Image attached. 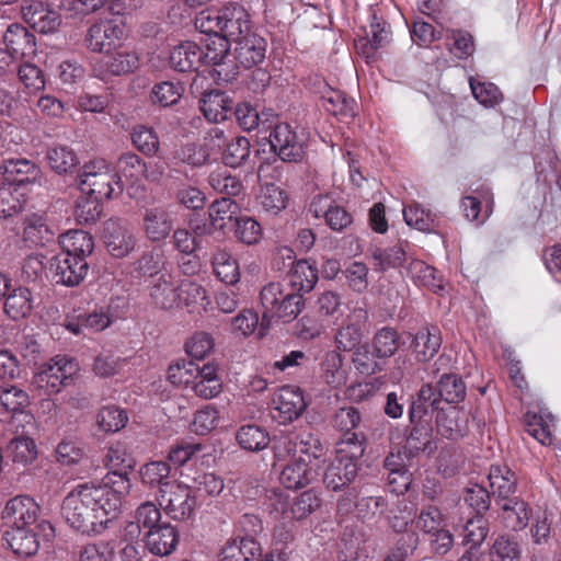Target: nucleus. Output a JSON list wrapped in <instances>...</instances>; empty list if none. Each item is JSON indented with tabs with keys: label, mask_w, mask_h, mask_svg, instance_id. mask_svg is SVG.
Returning <instances> with one entry per match:
<instances>
[{
	"label": "nucleus",
	"mask_w": 561,
	"mask_h": 561,
	"mask_svg": "<svg viewBox=\"0 0 561 561\" xmlns=\"http://www.w3.org/2000/svg\"><path fill=\"white\" fill-rule=\"evenodd\" d=\"M171 67L181 72L197 70L203 65V50L194 42H183L170 53Z\"/></svg>",
	"instance_id": "bb28decb"
},
{
	"label": "nucleus",
	"mask_w": 561,
	"mask_h": 561,
	"mask_svg": "<svg viewBox=\"0 0 561 561\" xmlns=\"http://www.w3.org/2000/svg\"><path fill=\"white\" fill-rule=\"evenodd\" d=\"M259 202L264 211L276 215L286 207L288 197L283 188L268 183L262 186Z\"/></svg>",
	"instance_id": "5fc2aeb1"
},
{
	"label": "nucleus",
	"mask_w": 561,
	"mask_h": 561,
	"mask_svg": "<svg viewBox=\"0 0 561 561\" xmlns=\"http://www.w3.org/2000/svg\"><path fill=\"white\" fill-rule=\"evenodd\" d=\"M199 366L191 360H179L171 364L168 368L169 381L178 387L193 386L198 378Z\"/></svg>",
	"instance_id": "603ef678"
},
{
	"label": "nucleus",
	"mask_w": 561,
	"mask_h": 561,
	"mask_svg": "<svg viewBox=\"0 0 561 561\" xmlns=\"http://www.w3.org/2000/svg\"><path fill=\"white\" fill-rule=\"evenodd\" d=\"M440 344L439 331L425 327L416 332L412 347L417 360L427 362L438 352Z\"/></svg>",
	"instance_id": "473e14b6"
},
{
	"label": "nucleus",
	"mask_w": 561,
	"mask_h": 561,
	"mask_svg": "<svg viewBox=\"0 0 561 561\" xmlns=\"http://www.w3.org/2000/svg\"><path fill=\"white\" fill-rule=\"evenodd\" d=\"M159 505L174 520L190 519L196 507V497L191 486L172 481L160 488Z\"/></svg>",
	"instance_id": "0eeeda50"
},
{
	"label": "nucleus",
	"mask_w": 561,
	"mask_h": 561,
	"mask_svg": "<svg viewBox=\"0 0 561 561\" xmlns=\"http://www.w3.org/2000/svg\"><path fill=\"white\" fill-rule=\"evenodd\" d=\"M54 535L55 530L51 524L47 520H39L34 527L10 528L4 538L15 554L31 557L38 551V537L49 540Z\"/></svg>",
	"instance_id": "1a4fd4ad"
},
{
	"label": "nucleus",
	"mask_w": 561,
	"mask_h": 561,
	"mask_svg": "<svg viewBox=\"0 0 561 561\" xmlns=\"http://www.w3.org/2000/svg\"><path fill=\"white\" fill-rule=\"evenodd\" d=\"M272 150L283 160L297 162L302 159L304 141L287 123H278L270 134Z\"/></svg>",
	"instance_id": "f8f14e48"
},
{
	"label": "nucleus",
	"mask_w": 561,
	"mask_h": 561,
	"mask_svg": "<svg viewBox=\"0 0 561 561\" xmlns=\"http://www.w3.org/2000/svg\"><path fill=\"white\" fill-rule=\"evenodd\" d=\"M493 495L507 500L516 491L515 473L506 466H492L488 476Z\"/></svg>",
	"instance_id": "e433bc0d"
},
{
	"label": "nucleus",
	"mask_w": 561,
	"mask_h": 561,
	"mask_svg": "<svg viewBox=\"0 0 561 561\" xmlns=\"http://www.w3.org/2000/svg\"><path fill=\"white\" fill-rule=\"evenodd\" d=\"M174 219L170 209L164 205H153L142 213V230L147 239L153 242L162 241L173 230Z\"/></svg>",
	"instance_id": "f3484780"
},
{
	"label": "nucleus",
	"mask_w": 561,
	"mask_h": 561,
	"mask_svg": "<svg viewBox=\"0 0 561 561\" xmlns=\"http://www.w3.org/2000/svg\"><path fill=\"white\" fill-rule=\"evenodd\" d=\"M321 499L314 490H308L291 500L289 516L291 520H300L306 518L312 512L318 510Z\"/></svg>",
	"instance_id": "6e6d98bb"
},
{
	"label": "nucleus",
	"mask_w": 561,
	"mask_h": 561,
	"mask_svg": "<svg viewBox=\"0 0 561 561\" xmlns=\"http://www.w3.org/2000/svg\"><path fill=\"white\" fill-rule=\"evenodd\" d=\"M53 237L46 220L41 215H30L24 219L23 239L30 245H43Z\"/></svg>",
	"instance_id": "49530a36"
},
{
	"label": "nucleus",
	"mask_w": 561,
	"mask_h": 561,
	"mask_svg": "<svg viewBox=\"0 0 561 561\" xmlns=\"http://www.w3.org/2000/svg\"><path fill=\"white\" fill-rule=\"evenodd\" d=\"M354 443L337 444L336 456L324 471L323 482L328 489L333 491L341 490L351 483L358 471V459L364 454V444L356 442V437L352 436Z\"/></svg>",
	"instance_id": "39448f33"
},
{
	"label": "nucleus",
	"mask_w": 561,
	"mask_h": 561,
	"mask_svg": "<svg viewBox=\"0 0 561 561\" xmlns=\"http://www.w3.org/2000/svg\"><path fill=\"white\" fill-rule=\"evenodd\" d=\"M134 271L140 276H148L151 279L165 272V257L164 253L160 249H152L145 252L138 260L133 264Z\"/></svg>",
	"instance_id": "8fccbe9b"
},
{
	"label": "nucleus",
	"mask_w": 561,
	"mask_h": 561,
	"mask_svg": "<svg viewBox=\"0 0 561 561\" xmlns=\"http://www.w3.org/2000/svg\"><path fill=\"white\" fill-rule=\"evenodd\" d=\"M192 388L199 398L207 400L217 397L222 390L218 367L211 363L201 367L198 378L194 381Z\"/></svg>",
	"instance_id": "7c9ffc66"
},
{
	"label": "nucleus",
	"mask_w": 561,
	"mask_h": 561,
	"mask_svg": "<svg viewBox=\"0 0 561 561\" xmlns=\"http://www.w3.org/2000/svg\"><path fill=\"white\" fill-rule=\"evenodd\" d=\"M46 157L50 168L59 174L70 172L78 163L75 152L66 146L49 148Z\"/></svg>",
	"instance_id": "052dcab7"
},
{
	"label": "nucleus",
	"mask_w": 561,
	"mask_h": 561,
	"mask_svg": "<svg viewBox=\"0 0 561 561\" xmlns=\"http://www.w3.org/2000/svg\"><path fill=\"white\" fill-rule=\"evenodd\" d=\"M146 171V163L135 153L128 152L119 157L116 162V172L121 180L125 179L127 182L136 183L144 175Z\"/></svg>",
	"instance_id": "864d4df0"
},
{
	"label": "nucleus",
	"mask_w": 561,
	"mask_h": 561,
	"mask_svg": "<svg viewBox=\"0 0 561 561\" xmlns=\"http://www.w3.org/2000/svg\"><path fill=\"white\" fill-rule=\"evenodd\" d=\"M51 268L58 283L72 287L79 285L85 278L89 264L81 257L60 253L54 257Z\"/></svg>",
	"instance_id": "5701e85b"
},
{
	"label": "nucleus",
	"mask_w": 561,
	"mask_h": 561,
	"mask_svg": "<svg viewBox=\"0 0 561 561\" xmlns=\"http://www.w3.org/2000/svg\"><path fill=\"white\" fill-rule=\"evenodd\" d=\"M34 308V296L26 287L14 288L7 295L4 311L13 320L27 318Z\"/></svg>",
	"instance_id": "2f4dec72"
},
{
	"label": "nucleus",
	"mask_w": 561,
	"mask_h": 561,
	"mask_svg": "<svg viewBox=\"0 0 561 561\" xmlns=\"http://www.w3.org/2000/svg\"><path fill=\"white\" fill-rule=\"evenodd\" d=\"M39 505L30 496L18 495L9 500L2 511V518L10 528L34 527L38 524Z\"/></svg>",
	"instance_id": "2eb2a0df"
},
{
	"label": "nucleus",
	"mask_w": 561,
	"mask_h": 561,
	"mask_svg": "<svg viewBox=\"0 0 561 561\" xmlns=\"http://www.w3.org/2000/svg\"><path fill=\"white\" fill-rule=\"evenodd\" d=\"M307 408L299 388L284 386L273 399V417L279 423H288L298 419Z\"/></svg>",
	"instance_id": "dca6fc26"
},
{
	"label": "nucleus",
	"mask_w": 561,
	"mask_h": 561,
	"mask_svg": "<svg viewBox=\"0 0 561 561\" xmlns=\"http://www.w3.org/2000/svg\"><path fill=\"white\" fill-rule=\"evenodd\" d=\"M530 508L528 504L518 499H511L502 505L501 518L506 528L512 530H522L526 528L529 522Z\"/></svg>",
	"instance_id": "c9c22d12"
},
{
	"label": "nucleus",
	"mask_w": 561,
	"mask_h": 561,
	"mask_svg": "<svg viewBox=\"0 0 561 561\" xmlns=\"http://www.w3.org/2000/svg\"><path fill=\"white\" fill-rule=\"evenodd\" d=\"M7 456L14 463L26 466L37 458V446L28 436H15L7 445Z\"/></svg>",
	"instance_id": "c03bdc74"
},
{
	"label": "nucleus",
	"mask_w": 561,
	"mask_h": 561,
	"mask_svg": "<svg viewBox=\"0 0 561 561\" xmlns=\"http://www.w3.org/2000/svg\"><path fill=\"white\" fill-rule=\"evenodd\" d=\"M25 194L13 184H0V219L19 214L24 205Z\"/></svg>",
	"instance_id": "37998d69"
},
{
	"label": "nucleus",
	"mask_w": 561,
	"mask_h": 561,
	"mask_svg": "<svg viewBox=\"0 0 561 561\" xmlns=\"http://www.w3.org/2000/svg\"><path fill=\"white\" fill-rule=\"evenodd\" d=\"M113 557L114 546L104 540L87 543L78 550V561H111Z\"/></svg>",
	"instance_id": "338daca9"
},
{
	"label": "nucleus",
	"mask_w": 561,
	"mask_h": 561,
	"mask_svg": "<svg viewBox=\"0 0 561 561\" xmlns=\"http://www.w3.org/2000/svg\"><path fill=\"white\" fill-rule=\"evenodd\" d=\"M22 19L42 34L55 33L61 25V15L43 0H24L21 5Z\"/></svg>",
	"instance_id": "9b49d317"
},
{
	"label": "nucleus",
	"mask_w": 561,
	"mask_h": 561,
	"mask_svg": "<svg viewBox=\"0 0 561 561\" xmlns=\"http://www.w3.org/2000/svg\"><path fill=\"white\" fill-rule=\"evenodd\" d=\"M229 43L230 41L221 35H211L204 39L203 65L213 66L209 73L218 84L233 80L237 75L236 67L225 61L230 48Z\"/></svg>",
	"instance_id": "6e6552de"
},
{
	"label": "nucleus",
	"mask_w": 561,
	"mask_h": 561,
	"mask_svg": "<svg viewBox=\"0 0 561 561\" xmlns=\"http://www.w3.org/2000/svg\"><path fill=\"white\" fill-rule=\"evenodd\" d=\"M238 445L248 451H260L270 444L268 433L259 425H243L236 434Z\"/></svg>",
	"instance_id": "79ce46f5"
},
{
	"label": "nucleus",
	"mask_w": 561,
	"mask_h": 561,
	"mask_svg": "<svg viewBox=\"0 0 561 561\" xmlns=\"http://www.w3.org/2000/svg\"><path fill=\"white\" fill-rule=\"evenodd\" d=\"M239 205L227 197L216 199L208 208L210 224L215 229L224 230L238 219Z\"/></svg>",
	"instance_id": "f704fd0d"
},
{
	"label": "nucleus",
	"mask_w": 561,
	"mask_h": 561,
	"mask_svg": "<svg viewBox=\"0 0 561 561\" xmlns=\"http://www.w3.org/2000/svg\"><path fill=\"white\" fill-rule=\"evenodd\" d=\"M554 419L549 412L540 414L527 412L525 415V425L527 433L542 445L552 443L551 427Z\"/></svg>",
	"instance_id": "58836bf2"
},
{
	"label": "nucleus",
	"mask_w": 561,
	"mask_h": 561,
	"mask_svg": "<svg viewBox=\"0 0 561 561\" xmlns=\"http://www.w3.org/2000/svg\"><path fill=\"white\" fill-rule=\"evenodd\" d=\"M438 396L448 403H458L466 397V385L457 375L444 373L438 381Z\"/></svg>",
	"instance_id": "13d9d810"
},
{
	"label": "nucleus",
	"mask_w": 561,
	"mask_h": 561,
	"mask_svg": "<svg viewBox=\"0 0 561 561\" xmlns=\"http://www.w3.org/2000/svg\"><path fill=\"white\" fill-rule=\"evenodd\" d=\"M105 458L106 465L111 470L107 474H121L129 480L128 473L134 469L136 462L128 454L125 445L121 443L112 445Z\"/></svg>",
	"instance_id": "09e8293b"
},
{
	"label": "nucleus",
	"mask_w": 561,
	"mask_h": 561,
	"mask_svg": "<svg viewBox=\"0 0 561 561\" xmlns=\"http://www.w3.org/2000/svg\"><path fill=\"white\" fill-rule=\"evenodd\" d=\"M30 404L28 394L15 386H0V409L8 413L20 412Z\"/></svg>",
	"instance_id": "680f3d73"
},
{
	"label": "nucleus",
	"mask_w": 561,
	"mask_h": 561,
	"mask_svg": "<svg viewBox=\"0 0 561 561\" xmlns=\"http://www.w3.org/2000/svg\"><path fill=\"white\" fill-rule=\"evenodd\" d=\"M180 279L168 271L150 280L147 290L151 304L161 310L180 308Z\"/></svg>",
	"instance_id": "ddd939ff"
},
{
	"label": "nucleus",
	"mask_w": 561,
	"mask_h": 561,
	"mask_svg": "<svg viewBox=\"0 0 561 561\" xmlns=\"http://www.w3.org/2000/svg\"><path fill=\"white\" fill-rule=\"evenodd\" d=\"M39 169L27 159H10L3 163V175L8 184L20 190L25 183L35 182L39 176Z\"/></svg>",
	"instance_id": "c85d7f7f"
},
{
	"label": "nucleus",
	"mask_w": 561,
	"mask_h": 561,
	"mask_svg": "<svg viewBox=\"0 0 561 561\" xmlns=\"http://www.w3.org/2000/svg\"><path fill=\"white\" fill-rule=\"evenodd\" d=\"M125 36V26L113 20H99L92 24L85 35V45L89 50L108 54L122 46Z\"/></svg>",
	"instance_id": "9d476101"
},
{
	"label": "nucleus",
	"mask_w": 561,
	"mask_h": 561,
	"mask_svg": "<svg viewBox=\"0 0 561 561\" xmlns=\"http://www.w3.org/2000/svg\"><path fill=\"white\" fill-rule=\"evenodd\" d=\"M470 412L463 408L440 409L436 416L438 434L449 439L465 436L469 430Z\"/></svg>",
	"instance_id": "412c9836"
},
{
	"label": "nucleus",
	"mask_w": 561,
	"mask_h": 561,
	"mask_svg": "<svg viewBox=\"0 0 561 561\" xmlns=\"http://www.w3.org/2000/svg\"><path fill=\"white\" fill-rule=\"evenodd\" d=\"M80 370L76 359L68 356H56L44 364L33 376L32 385L45 394H56L62 387L69 386Z\"/></svg>",
	"instance_id": "423d86ee"
},
{
	"label": "nucleus",
	"mask_w": 561,
	"mask_h": 561,
	"mask_svg": "<svg viewBox=\"0 0 561 561\" xmlns=\"http://www.w3.org/2000/svg\"><path fill=\"white\" fill-rule=\"evenodd\" d=\"M147 549L156 556H169L176 547L179 533L168 523H162L145 535Z\"/></svg>",
	"instance_id": "a878e982"
},
{
	"label": "nucleus",
	"mask_w": 561,
	"mask_h": 561,
	"mask_svg": "<svg viewBox=\"0 0 561 561\" xmlns=\"http://www.w3.org/2000/svg\"><path fill=\"white\" fill-rule=\"evenodd\" d=\"M289 279L297 290L309 293L318 282V270L307 260H299L293 264Z\"/></svg>",
	"instance_id": "de8ad7c7"
},
{
	"label": "nucleus",
	"mask_w": 561,
	"mask_h": 561,
	"mask_svg": "<svg viewBox=\"0 0 561 561\" xmlns=\"http://www.w3.org/2000/svg\"><path fill=\"white\" fill-rule=\"evenodd\" d=\"M139 57L135 51L116 49L114 54L103 57L95 66L94 72L104 79L107 76H123L138 69Z\"/></svg>",
	"instance_id": "4be33fe9"
},
{
	"label": "nucleus",
	"mask_w": 561,
	"mask_h": 561,
	"mask_svg": "<svg viewBox=\"0 0 561 561\" xmlns=\"http://www.w3.org/2000/svg\"><path fill=\"white\" fill-rule=\"evenodd\" d=\"M3 43L8 55L14 60L32 56L36 50L34 35L21 24L8 26L3 35Z\"/></svg>",
	"instance_id": "b1692460"
},
{
	"label": "nucleus",
	"mask_w": 561,
	"mask_h": 561,
	"mask_svg": "<svg viewBox=\"0 0 561 561\" xmlns=\"http://www.w3.org/2000/svg\"><path fill=\"white\" fill-rule=\"evenodd\" d=\"M215 275L224 283L233 285L240 279L239 264L226 250H218L213 256Z\"/></svg>",
	"instance_id": "a18cd8bd"
},
{
	"label": "nucleus",
	"mask_w": 561,
	"mask_h": 561,
	"mask_svg": "<svg viewBox=\"0 0 561 561\" xmlns=\"http://www.w3.org/2000/svg\"><path fill=\"white\" fill-rule=\"evenodd\" d=\"M180 308L186 307L191 311L197 307L208 305L206 289L198 283L190 279H180L179 288Z\"/></svg>",
	"instance_id": "3c124183"
},
{
	"label": "nucleus",
	"mask_w": 561,
	"mask_h": 561,
	"mask_svg": "<svg viewBox=\"0 0 561 561\" xmlns=\"http://www.w3.org/2000/svg\"><path fill=\"white\" fill-rule=\"evenodd\" d=\"M102 237L108 253L117 259L130 254L137 244V239L127 225L116 219L105 222Z\"/></svg>",
	"instance_id": "4468645a"
},
{
	"label": "nucleus",
	"mask_w": 561,
	"mask_h": 561,
	"mask_svg": "<svg viewBox=\"0 0 561 561\" xmlns=\"http://www.w3.org/2000/svg\"><path fill=\"white\" fill-rule=\"evenodd\" d=\"M274 467L280 470L279 481L287 489L309 484L324 463V453L316 438L280 436L274 440Z\"/></svg>",
	"instance_id": "f03ea898"
},
{
	"label": "nucleus",
	"mask_w": 561,
	"mask_h": 561,
	"mask_svg": "<svg viewBox=\"0 0 561 561\" xmlns=\"http://www.w3.org/2000/svg\"><path fill=\"white\" fill-rule=\"evenodd\" d=\"M260 306L262 325H268L273 319H296L305 307V299L299 293L286 291L280 282L271 280L261 288Z\"/></svg>",
	"instance_id": "7ed1b4c3"
},
{
	"label": "nucleus",
	"mask_w": 561,
	"mask_h": 561,
	"mask_svg": "<svg viewBox=\"0 0 561 561\" xmlns=\"http://www.w3.org/2000/svg\"><path fill=\"white\" fill-rule=\"evenodd\" d=\"M236 59L244 67L252 68L265 58L266 42L255 33L249 32L234 42Z\"/></svg>",
	"instance_id": "393cba45"
},
{
	"label": "nucleus",
	"mask_w": 561,
	"mask_h": 561,
	"mask_svg": "<svg viewBox=\"0 0 561 561\" xmlns=\"http://www.w3.org/2000/svg\"><path fill=\"white\" fill-rule=\"evenodd\" d=\"M210 186L218 193L236 196L242 191V183L227 169L218 168L209 175Z\"/></svg>",
	"instance_id": "69168bd1"
},
{
	"label": "nucleus",
	"mask_w": 561,
	"mask_h": 561,
	"mask_svg": "<svg viewBox=\"0 0 561 561\" xmlns=\"http://www.w3.org/2000/svg\"><path fill=\"white\" fill-rule=\"evenodd\" d=\"M290 503L288 495L279 489H273L267 492L265 506L270 515L279 522H290Z\"/></svg>",
	"instance_id": "e2e57ef3"
},
{
	"label": "nucleus",
	"mask_w": 561,
	"mask_h": 561,
	"mask_svg": "<svg viewBox=\"0 0 561 561\" xmlns=\"http://www.w3.org/2000/svg\"><path fill=\"white\" fill-rule=\"evenodd\" d=\"M414 523L415 528L425 535H430L446 526V519L442 511L434 505L422 507Z\"/></svg>",
	"instance_id": "0e129e2a"
},
{
	"label": "nucleus",
	"mask_w": 561,
	"mask_h": 561,
	"mask_svg": "<svg viewBox=\"0 0 561 561\" xmlns=\"http://www.w3.org/2000/svg\"><path fill=\"white\" fill-rule=\"evenodd\" d=\"M64 254L81 257L87 261L94 249L92 236L83 230H69L59 237Z\"/></svg>",
	"instance_id": "c756f323"
},
{
	"label": "nucleus",
	"mask_w": 561,
	"mask_h": 561,
	"mask_svg": "<svg viewBox=\"0 0 561 561\" xmlns=\"http://www.w3.org/2000/svg\"><path fill=\"white\" fill-rule=\"evenodd\" d=\"M320 370L321 378L332 388H339L346 381L347 375L343 368V358L335 351H330L324 355L320 364Z\"/></svg>",
	"instance_id": "ea45409f"
},
{
	"label": "nucleus",
	"mask_w": 561,
	"mask_h": 561,
	"mask_svg": "<svg viewBox=\"0 0 561 561\" xmlns=\"http://www.w3.org/2000/svg\"><path fill=\"white\" fill-rule=\"evenodd\" d=\"M333 426L343 433V437L337 444L354 443L350 439L352 436L356 437V442L363 444V439L353 430H355L360 423V415L357 409L353 407H346L339 409L333 416Z\"/></svg>",
	"instance_id": "a19ab883"
},
{
	"label": "nucleus",
	"mask_w": 561,
	"mask_h": 561,
	"mask_svg": "<svg viewBox=\"0 0 561 561\" xmlns=\"http://www.w3.org/2000/svg\"><path fill=\"white\" fill-rule=\"evenodd\" d=\"M251 32L248 11L239 3L229 2L221 8V36L236 42Z\"/></svg>",
	"instance_id": "6ab92c4d"
},
{
	"label": "nucleus",
	"mask_w": 561,
	"mask_h": 561,
	"mask_svg": "<svg viewBox=\"0 0 561 561\" xmlns=\"http://www.w3.org/2000/svg\"><path fill=\"white\" fill-rule=\"evenodd\" d=\"M520 550L518 543L507 536H500L490 550L491 561H519Z\"/></svg>",
	"instance_id": "774afa93"
},
{
	"label": "nucleus",
	"mask_w": 561,
	"mask_h": 561,
	"mask_svg": "<svg viewBox=\"0 0 561 561\" xmlns=\"http://www.w3.org/2000/svg\"><path fill=\"white\" fill-rule=\"evenodd\" d=\"M79 187L82 194L96 199H110L123 193L124 185L104 159L87 162L79 175Z\"/></svg>",
	"instance_id": "20e7f679"
},
{
	"label": "nucleus",
	"mask_w": 561,
	"mask_h": 561,
	"mask_svg": "<svg viewBox=\"0 0 561 561\" xmlns=\"http://www.w3.org/2000/svg\"><path fill=\"white\" fill-rule=\"evenodd\" d=\"M309 211L314 218H324L327 225L334 231H341L352 222V216L345 208L328 195L313 197Z\"/></svg>",
	"instance_id": "a211bd4d"
},
{
	"label": "nucleus",
	"mask_w": 561,
	"mask_h": 561,
	"mask_svg": "<svg viewBox=\"0 0 561 561\" xmlns=\"http://www.w3.org/2000/svg\"><path fill=\"white\" fill-rule=\"evenodd\" d=\"M408 272L417 286L426 287L433 293H439L444 289L443 279L437 275L436 270L423 261H412Z\"/></svg>",
	"instance_id": "4c0bfd02"
},
{
	"label": "nucleus",
	"mask_w": 561,
	"mask_h": 561,
	"mask_svg": "<svg viewBox=\"0 0 561 561\" xmlns=\"http://www.w3.org/2000/svg\"><path fill=\"white\" fill-rule=\"evenodd\" d=\"M371 257L375 270L386 271L391 267L401 266L405 261V251L400 244L387 249L374 248L371 250Z\"/></svg>",
	"instance_id": "4d7b16f0"
},
{
	"label": "nucleus",
	"mask_w": 561,
	"mask_h": 561,
	"mask_svg": "<svg viewBox=\"0 0 561 561\" xmlns=\"http://www.w3.org/2000/svg\"><path fill=\"white\" fill-rule=\"evenodd\" d=\"M128 421L126 411L121 408L108 405L101 409L96 416V424L100 430L106 433H116L125 427Z\"/></svg>",
	"instance_id": "bf43d9fd"
},
{
	"label": "nucleus",
	"mask_w": 561,
	"mask_h": 561,
	"mask_svg": "<svg viewBox=\"0 0 561 561\" xmlns=\"http://www.w3.org/2000/svg\"><path fill=\"white\" fill-rule=\"evenodd\" d=\"M367 311L363 308H354L342 325L336 330L334 341L337 350L351 352L355 350L363 337L362 323L367 320Z\"/></svg>",
	"instance_id": "aec40b11"
},
{
	"label": "nucleus",
	"mask_w": 561,
	"mask_h": 561,
	"mask_svg": "<svg viewBox=\"0 0 561 561\" xmlns=\"http://www.w3.org/2000/svg\"><path fill=\"white\" fill-rule=\"evenodd\" d=\"M201 110L207 121L219 123L227 118L231 102L224 92L210 91L203 94Z\"/></svg>",
	"instance_id": "72a5a7b5"
},
{
	"label": "nucleus",
	"mask_w": 561,
	"mask_h": 561,
	"mask_svg": "<svg viewBox=\"0 0 561 561\" xmlns=\"http://www.w3.org/2000/svg\"><path fill=\"white\" fill-rule=\"evenodd\" d=\"M130 488V480L115 473L106 474L99 484H79L64 499L62 516L71 528L99 535L118 515Z\"/></svg>",
	"instance_id": "f257e3e1"
},
{
	"label": "nucleus",
	"mask_w": 561,
	"mask_h": 561,
	"mask_svg": "<svg viewBox=\"0 0 561 561\" xmlns=\"http://www.w3.org/2000/svg\"><path fill=\"white\" fill-rule=\"evenodd\" d=\"M260 554L261 546L252 537L234 538L222 547L219 561H257Z\"/></svg>",
	"instance_id": "cd10ccee"
}]
</instances>
